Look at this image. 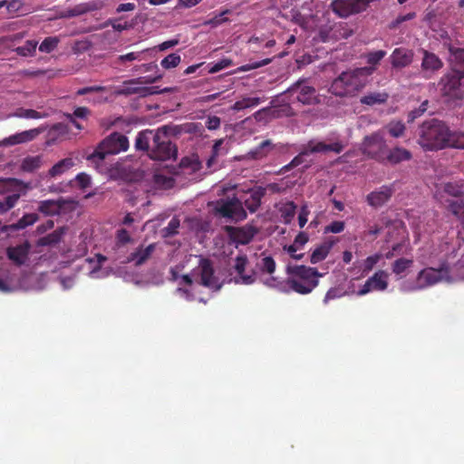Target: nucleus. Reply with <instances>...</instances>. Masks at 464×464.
Wrapping results in <instances>:
<instances>
[{
	"label": "nucleus",
	"instance_id": "nucleus-9",
	"mask_svg": "<svg viewBox=\"0 0 464 464\" xmlns=\"http://www.w3.org/2000/svg\"><path fill=\"white\" fill-rule=\"evenodd\" d=\"M307 79L302 78L293 83L285 93H294L298 92L299 94L296 97L297 102H301L304 105H311L318 102L316 97L315 88L313 86L307 85Z\"/></svg>",
	"mask_w": 464,
	"mask_h": 464
},
{
	"label": "nucleus",
	"instance_id": "nucleus-19",
	"mask_svg": "<svg viewBox=\"0 0 464 464\" xmlns=\"http://www.w3.org/2000/svg\"><path fill=\"white\" fill-rule=\"evenodd\" d=\"M414 52L404 47L395 48L389 57L392 66L395 69H402L411 65L413 62Z\"/></svg>",
	"mask_w": 464,
	"mask_h": 464
},
{
	"label": "nucleus",
	"instance_id": "nucleus-27",
	"mask_svg": "<svg viewBox=\"0 0 464 464\" xmlns=\"http://www.w3.org/2000/svg\"><path fill=\"white\" fill-rule=\"evenodd\" d=\"M154 250V244H150L145 248L139 247L136 251L128 256L127 261L134 262L136 266H140L150 258Z\"/></svg>",
	"mask_w": 464,
	"mask_h": 464
},
{
	"label": "nucleus",
	"instance_id": "nucleus-6",
	"mask_svg": "<svg viewBox=\"0 0 464 464\" xmlns=\"http://www.w3.org/2000/svg\"><path fill=\"white\" fill-rule=\"evenodd\" d=\"M214 212L236 222L246 218V212L243 208L242 201L237 197L216 201L214 203Z\"/></svg>",
	"mask_w": 464,
	"mask_h": 464
},
{
	"label": "nucleus",
	"instance_id": "nucleus-53",
	"mask_svg": "<svg viewBox=\"0 0 464 464\" xmlns=\"http://www.w3.org/2000/svg\"><path fill=\"white\" fill-rule=\"evenodd\" d=\"M118 21H119V19H109L108 21L105 22L103 27L111 25L117 32H122L124 30H128L132 27L131 24H129V23L120 24Z\"/></svg>",
	"mask_w": 464,
	"mask_h": 464
},
{
	"label": "nucleus",
	"instance_id": "nucleus-17",
	"mask_svg": "<svg viewBox=\"0 0 464 464\" xmlns=\"http://www.w3.org/2000/svg\"><path fill=\"white\" fill-rule=\"evenodd\" d=\"M286 271L287 274L292 276L287 280L319 281L318 278L323 276V274L318 272L317 268L305 266H288Z\"/></svg>",
	"mask_w": 464,
	"mask_h": 464
},
{
	"label": "nucleus",
	"instance_id": "nucleus-23",
	"mask_svg": "<svg viewBox=\"0 0 464 464\" xmlns=\"http://www.w3.org/2000/svg\"><path fill=\"white\" fill-rule=\"evenodd\" d=\"M41 131L42 130L40 129H32L29 130H24L4 139L0 142V145L14 146L16 144L31 141L34 140L41 133Z\"/></svg>",
	"mask_w": 464,
	"mask_h": 464
},
{
	"label": "nucleus",
	"instance_id": "nucleus-4",
	"mask_svg": "<svg viewBox=\"0 0 464 464\" xmlns=\"http://www.w3.org/2000/svg\"><path fill=\"white\" fill-rule=\"evenodd\" d=\"M193 282L214 291H218L222 287V283L214 274L212 262L204 257L199 258L198 265L192 269L190 275L181 276L180 284L191 285Z\"/></svg>",
	"mask_w": 464,
	"mask_h": 464
},
{
	"label": "nucleus",
	"instance_id": "nucleus-31",
	"mask_svg": "<svg viewBox=\"0 0 464 464\" xmlns=\"http://www.w3.org/2000/svg\"><path fill=\"white\" fill-rule=\"evenodd\" d=\"M274 149V144L270 140H266L261 142L256 148L247 153L249 159L261 160L268 155Z\"/></svg>",
	"mask_w": 464,
	"mask_h": 464
},
{
	"label": "nucleus",
	"instance_id": "nucleus-37",
	"mask_svg": "<svg viewBox=\"0 0 464 464\" xmlns=\"http://www.w3.org/2000/svg\"><path fill=\"white\" fill-rule=\"evenodd\" d=\"M74 165L73 160L71 158H65L56 164H54L49 170V175L51 177H56L62 175Z\"/></svg>",
	"mask_w": 464,
	"mask_h": 464
},
{
	"label": "nucleus",
	"instance_id": "nucleus-18",
	"mask_svg": "<svg viewBox=\"0 0 464 464\" xmlns=\"http://www.w3.org/2000/svg\"><path fill=\"white\" fill-rule=\"evenodd\" d=\"M34 276L26 274L21 279L14 280L12 276L5 278L0 277V292L11 293L20 289L28 290L31 287L27 285V281H32Z\"/></svg>",
	"mask_w": 464,
	"mask_h": 464
},
{
	"label": "nucleus",
	"instance_id": "nucleus-64",
	"mask_svg": "<svg viewBox=\"0 0 464 464\" xmlns=\"http://www.w3.org/2000/svg\"><path fill=\"white\" fill-rule=\"evenodd\" d=\"M232 62L229 59H223L218 63H216L214 65H212L209 69L210 73L218 72L229 65H231Z\"/></svg>",
	"mask_w": 464,
	"mask_h": 464
},
{
	"label": "nucleus",
	"instance_id": "nucleus-11",
	"mask_svg": "<svg viewBox=\"0 0 464 464\" xmlns=\"http://www.w3.org/2000/svg\"><path fill=\"white\" fill-rule=\"evenodd\" d=\"M326 141L311 140L304 147V153H327L333 151L334 153H341L344 148V145L334 138H327Z\"/></svg>",
	"mask_w": 464,
	"mask_h": 464
},
{
	"label": "nucleus",
	"instance_id": "nucleus-21",
	"mask_svg": "<svg viewBox=\"0 0 464 464\" xmlns=\"http://www.w3.org/2000/svg\"><path fill=\"white\" fill-rule=\"evenodd\" d=\"M72 203V200L64 199L63 198L57 200H43L39 203L38 210L46 216H56L60 215L65 209L66 205Z\"/></svg>",
	"mask_w": 464,
	"mask_h": 464
},
{
	"label": "nucleus",
	"instance_id": "nucleus-45",
	"mask_svg": "<svg viewBox=\"0 0 464 464\" xmlns=\"http://www.w3.org/2000/svg\"><path fill=\"white\" fill-rule=\"evenodd\" d=\"M60 40L56 36L46 37L40 44L39 51L42 53H50L58 45Z\"/></svg>",
	"mask_w": 464,
	"mask_h": 464
},
{
	"label": "nucleus",
	"instance_id": "nucleus-40",
	"mask_svg": "<svg viewBox=\"0 0 464 464\" xmlns=\"http://www.w3.org/2000/svg\"><path fill=\"white\" fill-rule=\"evenodd\" d=\"M37 44V41L28 40L23 46L16 47L14 52L23 57L34 56Z\"/></svg>",
	"mask_w": 464,
	"mask_h": 464
},
{
	"label": "nucleus",
	"instance_id": "nucleus-58",
	"mask_svg": "<svg viewBox=\"0 0 464 464\" xmlns=\"http://www.w3.org/2000/svg\"><path fill=\"white\" fill-rule=\"evenodd\" d=\"M400 289L403 292H413V291L421 290V287L418 281V278L416 277V280L414 282L404 281L401 285Z\"/></svg>",
	"mask_w": 464,
	"mask_h": 464
},
{
	"label": "nucleus",
	"instance_id": "nucleus-12",
	"mask_svg": "<svg viewBox=\"0 0 464 464\" xmlns=\"http://www.w3.org/2000/svg\"><path fill=\"white\" fill-rule=\"evenodd\" d=\"M225 231L227 232L229 241L235 244L236 246L248 244L258 232L257 228L251 225H246L242 227L226 226Z\"/></svg>",
	"mask_w": 464,
	"mask_h": 464
},
{
	"label": "nucleus",
	"instance_id": "nucleus-48",
	"mask_svg": "<svg viewBox=\"0 0 464 464\" xmlns=\"http://www.w3.org/2000/svg\"><path fill=\"white\" fill-rule=\"evenodd\" d=\"M180 61H181L180 55L176 53H170L168 56H166L160 62V65L164 69L169 70V69H172V68L177 67L179 64Z\"/></svg>",
	"mask_w": 464,
	"mask_h": 464
},
{
	"label": "nucleus",
	"instance_id": "nucleus-41",
	"mask_svg": "<svg viewBox=\"0 0 464 464\" xmlns=\"http://www.w3.org/2000/svg\"><path fill=\"white\" fill-rule=\"evenodd\" d=\"M296 205L293 201H288L280 208L281 217L285 224H289L294 218L296 211Z\"/></svg>",
	"mask_w": 464,
	"mask_h": 464
},
{
	"label": "nucleus",
	"instance_id": "nucleus-2",
	"mask_svg": "<svg viewBox=\"0 0 464 464\" xmlns=\"http://www.w3.org/2000/svg\"><path fill=\"white\" fill-rule=\"evenodd\" d=\"M416 141L424 151H437L453 146V132L442 121L432 118L417 129Z\"/></svg>",
	"mask_w": 464,
	"mask_h": 464
},
{
	"label": "nucleus",
	"instance_id": "nucleus-49",
	"mask_svg": "<svg viewBox=\"0 0 464 464\" xmlns=\"http://www.w3.org/2000/svg\"><path fill=\"white\" fill-rule=\"evenodd\" d=\"M179 227V220L176 218H173L168 224L166 227L161 229L162 237H169L176 234H178V228Z\"/></svg>",
	"mask_w": 464,
	"mask_h": 464
},
{
	"label": "nucleus",
	"instance_id": "nucleus-32",
	"mask_svg": "<svg viewBox=\"0 0 464 464\" xmlns=\"http://www.w3.org/2000/svg\"><path fill=\"white\" fill-rule=\"evenodd\" d=\"M42 164V156H27L22 160L20 169L24 172L31 173L40 169Z\"/></svg>",
	"mask_w": 464,
	"mask_h": 464
},
{
	"label": "nucleus",
	"instance_id": "nucleus-63",
	"mask_svg": "<svg viewBox=\"0 0 464 464\" xmlns=\"http://www.w3.org/2000/svg\"><path fill=\"white\" fill-rule=\"evenodd\" d=\"M343 295L344 293H343L339 288L332 287L327 291L324 299V303L327 304L330 300L341 297Z\"/></svg>",
	"mask_w": 464,
	"mask_h": 464
},
{
	"label": "nucleus",
	"instance_id": "nucleus-50",
	"mask_svg": "<svg viewBox=\"0 0 464 464\" xmlns=\"http://www.w3.org/2000/svg\"><path fill=\"white\" fill-rule=\"evenodd\" d=\"M429 101L426 100L419 106V108L411 111L408 113V122L414 121L417 118L422 116L428 110Z\"/></svg>",
	"mask_w": 464,
	"mask_h": 464
},
{
	"label": "nucleus",
	"instance_id": "nucleus-52",
	"mask_svg": "<svg viewBox=\"0 0 464 464\" xmlns=\"http://www.w3.org/2000/svg\"><path fill=\"white\" fill-rule=\"evenodd\" d=\"M21 183L22 182L16 179H0V194L10 191L14 186Z\"/></svg>",
	"mask_w": 464,
	"mask_h": 464
},
{
	"label": "nucleus",
	"instance_id": "nucleus-42",
	"mask_svg": "<svg viewBox=\"0 0 464 464\" xmlns=\"http://www.w3.org/2000/svg\"><path fill=\"white\" fill-rule=\"evenodd\" d=\"M463 181L448 182L444 185V191L450 196L459 198L463 194Z\"/></svg>",
	"mask_w": 464,
	"mask_h": 464
},
{
	"label": "nucleus",
	"instance_id": "nucleus-35",
	"mask_svg": "<svg viewBox=\"0 0 464 464\" xmlns=\"http://www.w3.org/2000/svg\"><path fill=\"white\" fill-rule=\"evenodd\" d=\"M275 101L271 102L270 119H276L284 116L290 117L295 115L292 107L288 103L277 106L275 104Z\"/></svg>",
	"mask_w": 464,
	"mask_h": 464
},
{
	"label": "nucleus",
	"instance_id": "nucleus-14",
	"mask_svg": "<svg viewBox=\"0 0 464 464\" xmlns=\"http://www.w3.org/2000/svg\"><path fill=\"white\" fill-rule=\"evenodd\" d=\"M247 263L248 259L246 255H240L235 258L233 269L237 273V276H235L233 280L236 284L252 285L256 282V273L255 270L250 274L245 273Z\"/></svg>",
	"mask_w": 464,
	"mask_h": 464
},
{
	"label": "nucleus",
	"instance_id": "nucleus-1",
	"mask_svg": "<svg viewBox=\"0 0 464 464\" xmlns=\"http://www.w3.org/2000/svg\"><path fill=\"white\" fill-rule=\"evenodd\" d=\"M179 133L178 126L164 125L154 130H143L138 132L134 148L145 153L152 160L166 161L176 160L177 146L171 142L170 136Z\"/></svg>",
	"mask_w": 464,
	"mask_h": 464
},
{
	"label": "nucleus",
	"instance_id": "nucleus-36",
	"mask_svg": "<svg viewBox=\"0 0 464 464\" xmlns=\"http://www.w3.org/2000/svg\"><path fill=\"white\" fill-rule=\"evenodd\" d=\"M413 265L412 259L408 258H399L395 260L392 264V271L393 274H395L400 278H402L406 276V271L411 267Z\"/></svg>",
	"mask_w": 464,
	"mask_h": 464
},
{
	"label": "nucleus",
	"instance_id": "nucleus-61",
	"mask_svg": "<svg viewBox=\"0 0 464 464\" xmlns=\"http://www.w3.org/2000/svg\"><path fill=\"white\" fill-rule=\"evenodd\" d=\"M155 182L159 185H161L165 188H170L174 184V179L170 177H167L161 174L155 175Z\"/></svg>",
	"mask_w": 464,
	"mask_h": 464
},
{
	"label": "nucleus",
	"instance_id": "nucleus-44",
	"mask_svg": "<svg viewBox=\"0 0 464 464\" xmlns=\"http://www.w3.org/2000/svg\"><path fill=\"white\" fill-rule=\"evenodd\" d=\"M20 198V195L18 193H14L12 195H8L3 199L0 200V212L5 213L11 208H13Z\"/></svg>",
	"mask_w": 464,
	"mask_h": 464
},
{
	"label": "nucleus",
	"instance_id": "nucleus-57",
	"mask_svg": "<svg viewBox=\"0 0 464 464\" xmlns=\"http://www.w3.org/2000/svg\"><path fill=\"white\" fill-rule=\"evenodd\" d=\"M386 52L382 50L369 53L367 54V62L372 65L377 64L384 56Z\"/></svg>",
	"mask_w": 464,
	"mask_h": 464
},
{
	"label": "nucleus",
	"instance_id": "nucleus-8",
	"mask_svg": "<svg viewBox=\"0 0 464 464\" xmlns=\"http://www.w3.org/2000/svg\"><path fill=\"white\" fill-rule=\"evenodd\" d=\"M369 2L370 0H333L330 8L338 17L347 18L364 11Z\"/></svg>",
	"mask_w": 464,
	"mask_h": 464
},
{
	"label": "nucleus",
	"instance_id": "nucleus-38",
	"mask_svg": "<svg viewBox=\"0 0 464 464\" xmlns=\"http://www.w3.org/2000/svg\"><path fill=\"white\" fill-rule=\"evenodd\" d=\"M389 98L388 93L386 92H372L367 95H364L361 98L360 102L362 104L366 105H374V104H382L387 102Z\"/></svg>",
	"mask_w": 464,
	"mask_h": 464
},
{
	"label": "nucleus",
	"instance_id": "nucleus-29",
	"mask_svg": "<svg viewBox=\"0 0 464 464\" xmlns=\"http://www.w3.org/2000/svg\"><path fill=\"white\" fill-rule=\"evenodd\" d=\"M411 152L402 147H395L386 155L387 160L392 164H399L402 161H408L411 160Z\"/></svg>",
	"mask_w": 464,
	"mask_h": 464
},
{
	"label": "nucleus",
	"instance_id": "nucleus-60",
	"mask_svg": "<svg viewBox=\"0 0 464 464\" xmlns=\"http://www.w3.org/2000/svg\"><path fill=\"white\" fill-rule=\"evenodd\" d=\"M228 13V10H226L217 15H215L213 18L206 21L204 24L207 25H211L213 27H216L218 25H220L224 22H226L227 19L224 18L223 16Z\"/></svg>",
	"mask_w": 464,
	"mask_h": 464
},
{
	"label": "nucleus",
	"instance_id": "nucleus-15",
	"mask_svg": "<svg viewBox=\"0 0 464 464\" xmlns=\"http://www.w3.org/2000/svg\"><path fill=\"white\" fill-rule=\"evenodd\" d=\"M160 78H161V75H159L156 77H151V76L139 77L136 79L125 81L123 82L124 86L121 89H120L117 92V93L120 95L138 94L139 96L143 97L144 93L147 91L144 90L143 87H137V86H133V85L138 84V83H148V84L155 83Z\"/></svg>",
	"mask_w": 464,
	"mask_h": 464
},
{
	"label": "nucleus",
	"instance_id": "nucleus-59",
	"mask_svg": "<svg viewBox=\"0 0 464 464\" xmlns=\"http://www.w3.org/2000/svg\"><path fill=\"white\" fill-rule=\"evenodd\" d=\"M416 14L414 12L408 13L404 15H399L394 21L392 22L390 28L395 29L397 28L401 24L410 21L413 18H415Z\"/></svg>",
	"mask_w": 464,
	"mask_h": 464
},
{
	"label": "nucleus",
	"instance_id": "nucleus-46",
	"mask_svg": "<svg viewBox=\"0 0 464 464\" xmlns=\"http://www.w3.org/2000/svg\"><path fill=\"white\" fill-rule=\"evenodd\" d=\"M388 132L394 138L401 137L406 130V127L402 121H391L386 126Z\"/></svg>",
	"mask_w": 464,
	"mask_h": 464
},
{
	"label": "nucleus",
	"instance_id": "nucleus-39",
	"mask_svg": "<svg viewBox=\"0 0 464 464\" xmlns=\"http://www.w3.org/2000/svg\"><path fill=\"white\" fill-rule=\"evenodd\" d=\"M261 101L262 99L259 97H245L242 100L236 102L231 106V110L239 111L244 109L252 108L257 106Z\"/></svg>",
	"mask_w": 464,
	"mask_h": 464
},
{
	"label": "nucleus",
	"instance_id": "nucleus-5",
	"mask_svg": "<svg viewBox=\"0 0 464 464\" xmlns=\"http://www.w3.org/2000/svg\"><path fill=\"white\" fill-rule=\"evenodd\" d=\"M128 149V138L115 131L103 139L94 151L87 156V160L92 163H98L104 160L108 155L119 154L121 151H126Z\"/></svg>",
	"mask_w": 464,
	"mask_h": 464
},
{
	"label": "nucleus",
	"instance_id": "nucleus-34",
	"mask_svg": "<svg viewBox=\"0 0 464 464\" xmlns=\"http://www.w3.org/2000/svg\"><path fill=\"white\" fill-rule=\"evenodd\" d=\"M65 234V227H59L53 231L52 233L46 235L45 237H41L38 240L39 246H55L61 240L63 235Z\"/></svg>",
	"mask_w": 464,
	"mask_h": 464
},
{
	"label": "nucleus",
	"instance_id": "nucleus-20",
	"mask_svg": "<svg viewBox=\"0 0 464 464\" xmlns=\"http://www.w3.org/2000/svg\"><path fill=\"white\" fill-rule=\"evenodd\" d=\"M422 61L421 71L424 72L425 77L430 78L431 74L435 73L443 67V62L435 53L422 49Z\"/></svg>",
	"mask_w": 464,
	"mask_h": 464
},
{
	"label": "nucleus",
	"instance_id": "nucleus-3",
	"mask_svg": "<svg viewBox=\"0 0 464 464\" xmlns=\"http://www.w3.org/2000/svg\"><path fill=\"white\" fill-rule=\"evenodd\" d=\"M373 71V67H361L343 72L333 81L329 91L339 97L354 96L366 86Z\"/></svg>",
	"mask_w": 464,
	"mask_h": 464
},
{
	"label": "nucleus",
	"instance_id": "nucleus-26",
	"mask_svg": "<svg viewBox=\"0 0 464 464\" xmlns=\"http://www.w3.org/2000/svg\"><path fill=\"white\" fill-rule=\"evenodd\" d=\"M249 193L250 196L245 199L244 204L251 213H254L261 205V199L266 194V188L258 187L251 189Z\"/></svg>",
	"mask_w": 464,
	"mask_h": 464
},
{
	"label": "nucleus",
	"instance_id": "nucleus-62",
	"mask_svg": "<svg viewBox=\"0 0 464 464\" xmlns=\"http://www.w3.org/2000/svg\"><path fill=\"white\" fill-rule=\"evenodd\" d=\"M116 239L117 243L120 245H125L131 240L129 232L124 228H121L117 231Z\"/></svg>",
	"mask_w": 464,
	"mask_h": 464
},
{
	"label": "nucleus",
	"instance_id": "nucleus-47",
	"mask_svg": "<svg viewBox=\"0 0 464 464\" xmlns=\"http://www.w3.org/2000/svg\"><path fill=\"white\" fill-rule=\"evenodd\" d=\"M453 57V69L464 72V49H450Z\"/></svg>",
	"mask_w": 464,
	"mask_h": 464
},
{
	"label": "nucleus",
	"instance_id": "nucleus-43",
	"mask_svg": "<svg viewBox=\"0 0 464 464\" xmlns=\"http://www.w3.org/2000/svg\"><path fill=\"white\" fill-rule=\"evenodd\" d=\"M11 116L24 119H41L45 117V114L33 109L19 108Z\"/></svg>",
	"mask_w": 464,
	"mask_h": 464
},
{
	"label": "nucleus",
	"instance_id": "nucleus-7",
	"mask_svg": "<svg viewBox=\"0 0 464 464\" xmlns=\"http://www.w3.org/2000/svg\"><path fill=\"white\" fill-rule=\"evenodd\" d=\"M256 276L260 275L259 279L265 285L285 291L283 282L273 276L276 271V262L272 256H261L256 262Z\"/></svg>",
	"mask_w": 464,
	"mask_h": 464
},
{
	"label": "nucleus",
	"instance_id": "nucleus-51",
	"mask_svg": "<svg viewBox=\"0 0 464 464\" xmlns=\"http://www.w3.org/2000/svg\"><path fill=\"white\" fill-rule=\"evenodd\" d=\"M382 258L381 254H375L371 256H368L362 264V273L364 275L368 274L370 271L372 270L374 266L380 261Z\"/></svg>",
	"mask_w": 464,
	"mask_h": 464
},
{
	"label": "nucleus",
	"instance_id": "nucleus-28",
	"mask_svg": "<svg viewBox=\"0 0 464 464\" xmlns=\"http://www.w3.org/2000/svg\"><path fill=\"white\" fill-rule=\"evenodd\" d=\"M319 281H297V280H287L286 284L289 288L298 294L307 295L311 293L317 285Z\"/></svg>",
	"mask_w": 464,
	"mask_h": 464
},
{
	"label": "nucleus",
	"instance_id": "nucleus-24",
	"mask_svg": "<svg viewBox=\"0 0 464 464\" xmlns=\"http://www.w3.org/2000/svg\"><path fill=\"white\" fill-rule=\"evenodd\" d=\"M39 217L35 213H30L24 215L16 223L11 225H4L0 231L3 233H9L17 231L20 229H24L25 227L34 225Z\"/></svg>",
	"mask_w": 464,
	"mask_h": 464
},
{
	"label": "nucleus",
	"instance_id": "nucleus-16",
	"mask_svg": "<svg viewBox=\"0 0 464 464\" xmlns=\"http://www.w3.org/2000/svg\"><path fill=\"white\" fill-rule=\"evenodd\" d=\"M463 79V71L452 69L450 73L443 76L440 80L443 94L448 96L455 95V92L460 88Z\"/></svg>",
	"mask_w": 464,
	"mask_h": 464
},
{
	"label": "nucleus",
	"instance_id": "nucleus-10",
	"mask_svg": "<svg viewBox=\"0 0 464 464\" xmlns=\"http://www.w3.org/2000/svg\"><path fill=\"white\" fill-rule=\"evenodd\" d=\"M386 147V141L380 132L364 137L362 141L363 153L376 160L383 159Z\"/></svg>",
	"mask_w": 464,
	"mask_h": 464
},
{
	"label": "nucleus",
	"instance_id": "nucleus-56",
	"mask_svg": "<svg viewBox=\"0 0 464 464\" xmlns=\"http://www.w3.org/2000/svg\"><path fill=\"white\" fill-rule=\"evenodd\" d=\"M272 62V59L266 58L258 62L250 63L241 66L238 70L240 72H247L253 69H257L259 67L265 66Z\"/></svg>",
	"mask_w": 464,
	"mask_h": 464
},
{
	"label": "nucleus",
	"instance_id": "nucleus-54",
	"mask_svg": "<svg viewBox=\"0 0 464 464\" xmlns=\"http://www.w3.org/2000/svg\"><path fill=\"white\" fill-rule=\"evenodd\" d=\"M450 208L454 215L464 218V198L452 201L450 204Z\"/></svg>",
	"mask_w": 464,
	"mask_h": 464
},
{
	"label": "nucleus",
	"instance_id": "nucleus-55",
	"mask_svg": "<svg viewBox=\"0 0 464 464\" xmlns=\"http://www.w3.org/2000/svg\"><path fill=\"white\" fill-rule=\"evenodd\" d=\"M309 155V153H304V150L297 155L295 156L290 163H288L287 165H285L283 169L285 171H287V170H290L301 164H303L304 162V157Z\"/></svg>",
	"mask_w": 464,
	"mask_h": 464
},
{
	"label": "nucleus",
	"instance_id": "nucleus-25",
	"mask_svg": "<svg viewBox=\"0 0 464 464\" xmlns=\"http://www.w3.org/2000/svg\"><path fill=\"white\" fill-rule=\"evenodd\" d=\"M392 195V189L383 186L379 190L372 191L367 196V202L374 208L382 207Z\"/></svg>",
	"mask_w": 464,
	"mask_h": 464
},
{
	"label": "nucleus",
	"instance_id": "nucleus-13",
	"mask_svg": "<svg viewBox=\"0 0 464 464\" xmlns=\"http://www.w3.org/2000/svg\"><path fill=\"white\" fill-rule=\"evenodd\" d=\"M421 289L431 286L440 281L448 280L449 272L446 268L441 267L435 269L432 267L424 268L419 272L417 276Z\"/></svg>",
	"mask_w": 464,
	"mask_h": 464
},
{
	"label": "nucleus",
	"instance_id": "nucleus-30",
	"mask_svg": "<svg viewBox=\"0 0 464 464\" xmlns=\"http://www.w3.org/2000/svg\"><path fill=\"white\" fill-rule=\"evenodd\" d=\"M388 274L384 270H379L367 279L372 291H384L388 287Z\"/></svg>",
	"mask_w": 464,
	"mask_h": 464
},
{
	"label": "nucleus",
	"instance_id": "nucleus-22",
	"mask_svg": "<svg viewBox=\"0 0 464 464\" xmlns=\"http://www.w3.org/2000/svg\"><path fill=\"white\" fill-rule=\"evenodd\" d=\"M31 248V245L25 241L24 243L10 246L7 248L6 254L10 260L18 266L24 265L28 259V254Z\"/></svg>",
	"mask_w": 464,
	"mask_h": 464
},
{
	"label": "nucleus",
	"instance_id": "nucleus-33",
	"mask_svg": "<svg viewBox=\"0 0 464 464\" xmlns=\"http://www.w3.org/2000/svg\"><path fill=\"white\" fill-rule=\"evenodd\" d=\"M334 243L327 241L321 244L319 246H317L311 254L310 261L312 264H317L324 260L328 253L330 252L331 248L333 247Z\"/></svg>",
	"mask_w": 464,
	"mask_h": 464
}]
</instances>
